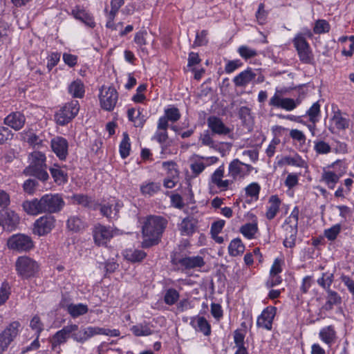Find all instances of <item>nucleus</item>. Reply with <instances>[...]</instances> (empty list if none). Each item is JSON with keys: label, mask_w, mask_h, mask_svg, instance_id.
Returning a JSON list of instances; mask_svg holds the SVG:
<instances>
[{"label": "nucleus", "mask_w": 354, "mask_h": 354, "mask_svg": "<svg viewBox=\"0 0 354 354\" xmlns=\"http://www.w3.org/2000/svg\"><path fill=\"white\" fill-rule=\"evenodd\" d=\"M21 324L12 322L0 333V354H3L19 334Z\"/></svg>", "instance_id": "obj_12"}, {"label": "nucleus", "mask_w": 354, "mask_h": 354, "mask_svg": "<svg viewBox=\"0 0 354 354\" xmlns=\"http://www.w3.org/2000/svg\"><path fill=\"white\" fill-rule=\"evenodd\" d=\"M50 171L57 184L62 185L67 182V174L58 165H55L54 167L50 169Z\"/></svg>", "instance_id": "obj_38"}, {"label": "nucleus", "mask_w": 354, "mask_h": 354, "mask_svg": "<svg viewBox=\"0 0 354 354\" xmlns=\"http://www.w3.org/2000/svg\"><path fill=\"white\" fill-rule=\"evenodd\" d=\"M314 150L318 154H327L331 151V147L328 143L317 140L314 142Z\"/></svg>", "instance_id": "obj_52"}, {"label": "nucleus", "mask_w": 354, "mask_h": 354, "mask_svg": "<svg viewBox=\"0 0 354 354\" xmlns=\"http://www.w3.org/2000/svg\"><path fill=\"white\" fill-rule=\"evenodd\" d=\"M341 231V225L340 224H336L333 225L331 227L325 230L324 231V236L329 240V241H334L337 235L339 234Z\"/></svg>", "instance_id": "obj_57"}, {"label": "nucleus", "mask_w": 354, "mask_h": 354, "mask_svg": "<svg viewBox=\"0 0 354 354\" xmlns=\"http://www.w3.org/2000/svg\"><path fill=\"white\" fill-rule=\"evenodd\" d=\"M281 203V200L277 195H272L270 197L268 201L269 205L266 213V216L268 220H272L277 216Z\"/></svg>", "instance_id": "obj_33"}, {"label": "nucleus", "mask_w": 354, "mask_h": 354, "mask_svg": "<svg viewBox=\"0 0 354 354\" xmlns=\"http://www.w3.org/2000/svg\"><path fill=\"white\" fill-rule=\"evenodd\" d=\"M225 176V167L222 165L219 166L211 175L209 179V185L212 187H215L220 192H225L228 189H232L234 185L233 180L230 178L223 179Z\"/></svg>", "instance_id": "obj_13"}, {"label": "nucleus", "mask_w": 354, "mask_h": 354, "mask_svg": "<svg viewBox=\"0 0 354 354\" xmlns=\"http://www.w3.org/2000/svg\"><path fill=\"white\" fill-rule=\"evenodd\" d=\"M30 165L26 169L28 173L45 181L48 178V174L46 169V156L41 151H35L30 154Z\"/></svg>", "instance_id": "obj_2"}, {"label": "nucleus", "mask_w": 354, "mask_h": 354, "mask_svg": "<svg viewBox=\"0 0 354 354\" xmlns=\"http://www.w3.org/2000/svg\"><path fill=\"white\" fill-rule=\"evenodd\" d=\"M179 298V293L175 289L170 288L167 290L164 301L168 305L174 304Z\"/></svg>", "instance_id": "obj_56"}, {"label": "nucleus", "mask_w": 354, "mask_h": 354, "mask_svg": "<svg viewBox=\"0 0 354 354\" xmlns=\"http://www.w3.org/2000/svg\"><path fill=\"white\" fill-rule=\"evenodd\" d=\"M77 330L78 326L77 324H68L57 331L50 339L52 349L57 351L59 348V346L66 343L71 337V335Z\"/></svg>", "instance_id": "obj_16"}, {"label": "nucleus", "mask_w": 354, "mask_h": 354, "mask_svg": "<svg viewBox=\"0 0 354 354\" xmlns=\"http://www.w3.org/2000/svg\"><path fill=\"white\" fill-rule=\"evenodd\" d=\"M162 168L167 171V173L174 177L178 175V170L176 169V165L173 161H167L162 163Z\"/></svg>", "instance_id": "obj_63"}, {"label": "nucleus", "mask_w": 354, "mask_h": 354, "mask_svg": "<svg viewBox=\"0 0 354 354\" xmlns=\"http://www.w3.org/2000/svg\"><path fill=\"white\" fill-rule=\"evenodd\" d=\"M254 217L255 219L253 220L252 223H245L240 227V232L248 239H254L258 232L257 221L256 217L254 216Z\"/></svg>", "instance_id": "obj_34"}, {"label": "nucleus", "mask_w": 354, "mask_h": 354, "mask_svg": "<svg viewBox=\"0 0 354 354\" xmlns=\"http://www.w3.org/2000/svg\"><path fill=\"white\" fill-rule=\"evenodd\" d=\"M161 187L160 183L146 182L141 185L140 192L145 196H153L160 191Z\"/></svg>", "instance_id": "obj_40"}, {"label": "nucleus", "mask_w": 354, "mask_h": 354, "mask_svg": "<svg viewBox=\"0 0 354 354\" xmlns=\"http://www.w3.org/2000/svg\"><path fill=\"white\" fill-rule=\"evenodd\" d=\"M172 264L177 266L179 269L185 272H189L191 270L198 271L203 268L205 264L204 258L201 256H190L182 255L174 256L171 259Z\"/></svg>", "instance_id": "obj_4"}, {"label": "nucleus", "mask_w": 354, "mask_h": 354, "mask_svg": "<svg viewBox=\"0 0 354 354\" xmlns=\"http://www.w3.org/2000/svg\"><path fill=\"white\" fill-rule=\"evenodd\" d=\"M43 213L54 214L60 212L65 202L58 194H47L40 198Z\"/></svg>", "instance_id": "obj_9"}, {"label": "nucleus", "mask_w": 354, "mask_h": 354, "mask_svg": "<svg viewBox=\"0 0 354 354\" xmlns=\"http://www.w3.org/2000/svg\"><path fill=\"white\" fill-rule=\"evenodd\" d=\"M333 123L335 124L337 129H345L349 126V121L346 118H344L339 111L334 113L332 118Z\"/></svg>", "instance_id": "obj_47"}, {"label": "nucleus", "mask_w": 354, "mask_h": 354, "mask_svg": "<svg viewBox=\"0 0 354 354\" xmlns=\"http://www.w3.org/2000/svg\"><path fill=\"white\" fill-rule=\"evenodd\" d=\"M30 326L31 329L35 331L37 337H39L40 333L44 330V324L37 315H35L32 318L30 322Z\"/></svg>", "instance_id": "obj_53"}, {"label": "nucleus", "mask_w": 354, "mask_h": 354, "mask_svg": "<svg viewBox=\"0 0 354 354\" xmlns=\"http://www.w3.org/2000/svg\"><path fill=\"white\" fill-rule=\"evenodd\" d=\"M238 52L240 56L245 59H248L257 55L256 50L247 46H241L238 49Z\"/></svg>", "instance_id": "obj_55"}, {"label": "nucleus", "mask_w": 354, "mask_h": 354, "mask_svg": "<svg viewBox=\"0 0 354 354\" xmlns=\"http://www.w3.org/2000/svg\"><path fill=\"white\" fill-rule=\"evenodd\" d=\"M246 335L245 329H236L234 332V342L236 346H244V339Z\"/></svg>", "instance_id": "obj_58"}, {"label": "nucleus", "mask_w": 354, "mask_h": 354, "mask_svg": "<svg viewBox=\"0 0 354 354\" xmlns=\"http://www.w3.org/2000/svg\"><path fill=\"white\" fill-rule=\"evenodd\" d=\"M9 249L18 252H28L34 247L33 241L30 236L24 234L12 235L7 241Z\"/></svg>", "instance_id": "obj_11"}, {"label": "nucleus", "mask_w": 354, "mask_h": 354, "mask_svg": "<svg viewBox=\"0 0 354 354\" xmlns=\"http://www.w3.org/2000/svg\"><path fill=\"white\" fill-rule=\"evenodd\" d=\"M39 268L37 262L27 256L18 257L15 262L17 273L22 279L35 277L39 272Z\"/></svg>", "instance_id": "obj_5"}, {"label": "nucleus", "mask_w": 354, "mask_h": 354, "mask_svg": "<svg viewBox=\"0 0 354 354\" xmlns=\"http://www.w3.org/2000/svg\"><path fill=\"white\" fill-rule=\"evenodd\" d=\"M267 12L264 10V5L260 3L259 6L258 10L256 12L257 21L260 25L265 24L267 19Z\"/></svg>", "instance_id": "obj_60"}, {"label": "nucleus", "mask_w": 354, "mask_h": 354, "mask_svg": "<svg viewBox=\"0 0 354 354\" xmlns=\"http://www.w3.org/2000/svg\"><path fill=\"white\" fill-rule=\"evenodd\" d=\"M343 172H335L334 171H324L322 174V180L329 189H334L339 178L342 176Z\"/></svg>", "instance_id": "obj_30"}, {"label": "nucleus", "mask_w": 354, "mask_h": 354, "mask_svg": "<svg viewBox=\"0 0 354 354\" xmlns=\"http://www.w3.org/2000/svg\"><path fill=\"white\" fill-rule=\"evenodd\" d=\"M191 324L197 330L205 336L211 334V325L204 317L196 316L191 320Z\"/></svg>", "instance_id": "obj_29"}, {"label": "nucleus", "mask_w": 354, "mask_h": 354, "mask_svg": "<svg viewBox=\"0 0 354 354\" xmlns=\"http://www.w3.org/2000/svg\"><path fill=\"white\" fill-rule=\"evenodd\" d=\"M342 298L335 290H328L326 291V302L322 306L324 310L330 311L332 310L334 306H338L342 304Z\"/></svg>", "instance_id": "obj_28"}, {"label": "nucleus", "mask_w": 354, "mask_h": 354, "mask_svg": "<svg viewBox=\"0 0 354 354\" xmlns=\"http://www.w3.org/2000/svg\"><path fill=\"white\" fill-rule=\"evenodd\" d=\"M299 209L295 207L290 216L286 218L284 228L286 232V238L283 241V245L286 248H293L295 245L297 234L298 231V220Z\"/></svg>", "instance_id": "obj_3"}, {"label": "nucleus", "mask_w": 354, "mask_h": 354, "mask_svg": "<svg viewBox=\"0 0 354 354\" xmlns=\"http://www.w3.org/2000/svg\"><path fill=\"white\" fill-rule=\"evenodd\" d=\"M71 15L77 20L84 23L90 28H94L95 23L93 17L83 7L76 6L71 10Z\"/></svg>", "instance_id": "obj_25"}, {"label": "nucleus", "mask_w": 354, "mask_h": 354, "mask_svg": "<svg viewBox=\"0 0 354 354\" xmlns=\"http://www.w3.org/2000/svg\"><path fill=\"white\" fill-rule=\"evenodd\" d=\"M127 117L136 127H142L145 122L144 116L141 115L140 111L139 110H136L134 108L128 109Z\"/></svg>", "instance_id": "obj_37"}, {"label": "nucleus", "mask_w": 354, "mask_h": 354, "mask_svg": "<svg viewBox=\"0 0 354 354\" xmlns=\"http://www.w3.org/2000/svg\"><path fill=\"white\" fill-rule=\"evenodd\" d=\"M99 98L101 107L104 110L111 111L116 105L118 94L115 88L103 86L100 89Z\"/></svg>", "instance_id": "obj_14"}, {"label": "nucleus", "mask_w": 354, "mask_h": 354, "mask_svg": "<svg viewBox=\"0 0 354 354\" xmlns=\"http://www.w3.org/2000/svg\"><path fill=\"white\" fill-rule=\"evenodd\" d=\"M51 148L59 160H63L66 158L68 149L66 139L61 136L55 137L51 140Z\"/></svg>", "instance_id": "obj_21"}, {"label": "nucleus", "mask_w": 354, "mask_h": 354, "mask_svg": "<svg viewBox=\"0 0 354 354\" xmlns=\"http://www.w3.org/2000/svg\"><path fill=\"white\" fill-rule=\"evenodd\" d=\"M330 30L329 24L324 19H319L315 22L313 31L315 34H322Z\"/></svg>", "instance_id": "obj_54"}, {"label": "nucleus", "mask_w": 354, "mask_h": 354, "mask_svg": "<svg viewBox=\"0 0 354 354\" xmlns=\"http://www.w3.org/2000/svg\"><path fill=\"white\" fill-rule=\"evenodd\" d=\"M301 102V98L297 99L283 97L282 90L276 88L275 93L269 100V105L274 108L282 109L287 111H291L296 109Z\"/></svg>", "instance_id": "obj_7"}, {"label": "nucleus", "mask_w": 354, "mask_h": 354, "mask_svg": "<svg viewBox=\"0 0 354 354\" xmlns=\"http://www.w3.org/2000/svg\"><path fill=\"white\" fill-rule=\"evenodd\" d=\"M161 118H166L167 122L169 120L174 122L180 118V113L178 108L173 106L165 109V115Z\"/></svg>", "instance_id": "obj_51"}, {"label": "nucleus", "mask_w": 354, "mask_h": 354, "mask_svg": "<svg viewBox=\"0 0 354 354\" xmlns=\"http://www.w3.org/2000/svg\"><path fill=\"white\" fill-rule=\"evenodd\" d=\"M88 310V308L87 305L83 304H71L67 306V311L73 318H76L86 314Z\"/></svg>", "instance_id": "obj_39"}, {"label": "nucleus", "mask_w": 354, "mask_h": 354, "mask_svg": "<svg viewBox=\"0 0 354 354\" xmlns=\"http://www.w3.org/2000/svg\"><path fill=\"white\" fill-rule=\"evenodd\" d=\"M257 74L251 68L241 72L233 79L234 85L237 87H245L256 78Z\"/></svg>", "instance_id": "obj_26"}, {"label": "nucleus", "mask_w": 354, "mask_h": 354, "mask_svg": "<svg viewBox=\"0 0 354 354\" xmlns=\"http://www.w3.org/2000/svg\"><path fill=\"white\" fill-rule=\"evenodd\" d=\"M196 228V221L189 217L184 218L180 224V230L183 235L189 236L192 234Z\"/></svg>", "instance_id": "obj_35"}, {"label": "nucleus", "mask_w": 354, "mask_h": 354, "mask_svg": "<svg viewBox=\"0 0 354 354\" xmlns=\"http://www.w3.org/2000/svg\"><path fill=\"white\" fill-rule=\"evenodd\" d=\"M117 232L118 230H113L111 227H106L101 224L96 225L93 231L95 243L99 246L106 245L117 234Z\"/></svg>", "instance_id": "obj_15"}, {"label": "nucleus", "mask_w": 354, "mask_h": 354, "mask_svg": "<svg viewBox=\"0 0 354 354\" xmlns=\"http://www.w3.org/2000/svg\"><path fill=\"white\" fill-rule=\"evenodd\" d=\"M55 219L53 216H43L37 218L33 225L32 232L38 236H44L54 228Z\"/></svg>", "instance_id": "obj_17"}, {"label": "nucleus", "mask_w": 354, "mask_h": 354, "mask_svg": "<svg viewBox=\"0 0 354 354\" xmlns=\"http://www.w3.org/2000/svg\"><path fill=\"white\" fill-rule=\"evenodd\" d=\"M167 225V220L162 216H148L142 229L143 235L142 247L147 248L158 244Z\"/></svg>", "instance_id": "obj_1"}, {"label": "nucleus", "mask_w": 354, "mask_h": 354, "mask_svg": "<svg viewBox=\"0 0 354 354\" xmlns=\"http://www.w3.org/2000/svg\"><path fill=\"white\" fill-rule=\"evenodd\" d=\"M282 162L286 165L295 166L298 167H304L306 162L299 155L294 156H286L283 158Z\"/></svg>", "instance_id": "obj_49"}, {"label": "nucleus", "mask_w": 354, "mask_h": 354, "mask_svg": "<svg viewBox=\"0 0 354 354\" xmlns=\"http://www.w3.org/2000/svg\"><path fill=\"white\" fill-rule=\"evenodd\" d=\"M10 294V286L8 283L3 282L0 288V306L3 304Z\"/></svg>", "instance_id": "obj_61"}, {"label": "nucleus", "mask_w": 354, "mask_h": 354, "mask_svg": "<svg viewBox=\"0 0 354 354\" xmlns=\"http://www.w3.org/2000/svg\"><path fill=\"white\" fill-rule=\"evenodd\" d=\"M168 127L169 123L167 122L166 118H160L158 121L157 130L153 136V140L162 145V153H164L166 149L164 144L168 139Z\"/></svg>", "instance_id": "obj_22"}, {"label": "nucleus", "mask_w": 354, "mask_h": 354, "mask_svg": "<svg viewBox=\"0 0 354 354\" xmlns=\"http://www.w3.org/2000/svg\"><path fill=\"white\" fill-rule=\"evenodd\" d=\"M86 227V223L77 216H72L67 221V227L71 231L78 232L84 230Z\"/></svg>", "instance_id": "obj_36"}, {"label": "nucleus", "mask_w": 354, "mask_h": 354, "mask_svg": "<svg viewBox=\"0 0 354 354\" xmlns=\"http://www.w3.org/2000/svg\"><path fill=\"white\" fill-rule=\"evenodd\" d=\"M245 250V246L240 239H234L231 241L228 246L230 255L236 257L241 254Z\"/></svg>", "instance_id": "obj_41"}, {"label": "nucleus", "mask_w": 354, "mask_h": 354, "mask_svg": "<svg viewBox=\"0 0 354 354\" xmlns=\"http://www.w3.org/2000/svg\"><path fill=\"white\" fill-rule=\"evenodd\" d=\"M293 45L296 48L299 60L306 64H313L314 55L310 49L309 44L303 35L297 33L292 40Z\"/></svg>", "instance_id": "obj_6"}, {"label": "nucleus", "mask_w": 354, "mask_h": 354, "mask_svg": "<svg viewBox=\"0 0 354 354\" xmlns=\"http://www.w3.org/2000/svg\"><path fill=\"white\" fill-rule=\"evenodd\" d=\"M132 333L136 336H147L152 333L148 324H137L131 328Z\"/></svg>", "instance_id": "obj_50"}, {"label": "nucleus", "mask_w": 354, "mask_h": 354, "mask_svg": "<svg viewBox=\"0 0 354 354\" xmlns=\"http://www.w3.org/2000/svg\"><path fill=\"white\" fill-rule=\"evenodd\" d=\"M74 202L84 207H89L91 203V198L86 195L75 194L73 197Z\"/></svg>", "instance_id": "obj_64"}, {"label": "nucleus", "mask_w": 354, "mask_h": 354, "mask_svg": "<svg viewBox=\"0 0 354 354\" xmlns=\"http://www.w3.org/2000/svg\"><path fill=\"white\" fill-rule=\"evenodd\" d=\"M207 31L202 30L200 32H198L196 36V39L194 42V46H201L207 44L208 40L207 38Z\"/></svg>", "instance_id": "obj_62"}, {"label": "nucleus", "mask_w": 354, "mask_h": 354, "mask_svg": "<svg viewBox=\"0 0 354 354\" xmlns=\"http://www.w3.org/2000/svg\"><path fill=\"white\" fill-rule=\"evenodd\" d=\"M307 115L309 120L312 123H316L319 121L320 116V105L318 102H315L311 107L307 111Z\"/></svg>", "instance_id": "obj_48"}, {"label": "nucleus", "mask_w": 354, "mask_h": 354, "mask_svg": "<svg viewBox=\"0 0 354 354\" xmlns=\"http://www.w3.org/2000/svg\"><path fill=\"white\" fill-rule=\"evenodd\" d=\"M101 328L97 326H88L83 328L85 342L92 337L100 335Z\"/></svg>", "instance_id": "obj_59"}, {"label": "nucleus", "mask_w": 354, "mask_h": 354, "mask_svg": "<svg viewBox=\"0 0 354 354\" xmlns=\"http://www.w3.org/2000/svg\"><path fill=\"white\" fill-rule=\"evenodd\" d=\"M276 311L277 308L274 306H268L265 308L257 318V326L267 330H271Z\"/></svg>", "instance_id": "obj_20"}, {"label": "nucleus", "mask_w": 354, "mask_h": 354, "mask_svg": "<svg viewBox=\"0 0 354 354\" xmlns=\"http://www.w3.org/2000/svg\"><path fill=\"white\" fill-rule=\"evenodd\" d=\"M68 93L74 98H82L85 93V86L83 82L77 79L68 86Z\"/></svg>", "instance_id": "obj_31"}, {"label": "nucleus", "mask_w": 354, "mask_h": 354, "mask_svg": "<svg viewBox=\"0 0 354 354\" xmlns=\"http://www.w3.org/2000/svg\"><path fill=\"white\" fill-rule=\"evenodd\" d=\"M253 169L252 165L245 164L239 159H234L228 165L227 176L234 183L236 180L243 179L248 176Z\"/></svg>", "instance_id": "obj_10"}, {"label": "nucleus", "mask_w": 354, "mask_h": 354, "mask_svg": "<svg viewBox=\"0 0 354 354\" xmlns=\"http://www.w3.org/2000/svg\"><path fill=\"white\" fill-rule=\"evenodd\" d=\"M122 140L119 146V151L122 158L124 159L129 156L131 150V142L129 135L127 132L122 134Z\"/></svg>", "instance_id": "obj_42"}, {"label": "nucleus", "mask_w": 354, "mask_h": 354, "mask_svg": "<svg viewBox=\"0 0 354 354\" xmlns=\"http://www.w3.org/2000/svg\"><path fill=\"white\" fill-rule=\"evenodd\" d=\"M147 256L146 252L140 250H127L124 253L125 258L132 262H138Z\"/></svg>", "instance_id": "obj_45"}, {"label": "nucleus", "mask_w": 354, "mask_h": 354, "mask_svg": "<svg viewBox=\"0 0 354 354\" xmlns=\"http://www.w3.org/2000/svg\"><path fill=\"white\" fill-rule=\"evenodd\" d=\"M80 104L77 100H71L64 104L55 115L56 122L64 126L71 122L78 113Z\"/></svg>", "instance_id": "obj_8"}, {"label": "nucleus", "mask_w": 354, "mask_h": 354, "mask_svg": "<svg viewBox=\"0 0 354 354\" xmlns=\"http://www.w3.org/2000/svg\"><path fill=\"white\" fill-rule=\"evenodd\" d=\"M261 186L257 183H252L245 187V193L247 197L252 201H257L259 199Z\"/></svg>", "instance_id": "obj_43"}, {"label": "nucleus", "mask_w": 354, "mask_h": 354, "mask_svg": "<svg viewBox=\"0 0 354 354\" xmlns=\"http://www.w3.org/2000/svg\"><path fill=\"white\" fill-rule=\"evenodd\" d=\"M20 218L13 210L6 208L1 213V223L5 230L12 231L19 223Z\"/></svg>", "instance_id": "obj_19"}, {"label": "nucleus", "mask_w": 354, "mask_h": 354, "mask_svg": "<svg viewBox=\"0 0 354 354\" xmlns=\"http://www.w3.org/2000/svg\"><path fill=\"white\" fill-rule=\"evenodd\" d=\"M122 206L123 205L120 201L112 198L102 204L100 210L101 214L109 220H116L119 217V212Z\"/></svg>", "instance_id": "obj_18"}, {"label": "nucleus", "mask_w": 354, "mask_h": 354, "mask_svg": "<svg viewBox=\"0 0 354 354\" xmlns=\"http://www.w3.org/2000/svg\"><path fill=\"white\" fill-rule=\"evenodd\" d=\"M319 337L328 346H331L337 338L336 331L333 326H325L320 330Z\"/></svg>", "instance_id": "obj_32"}, {"label": "nucleus", "mask_w": 354, "mask_h": 354, "mask_svg": "<svg viewBox=\"0 0 354 354\" xmlns=\"http://www.w3.org/2000/svg\"><path fill=\"white\" fill-rule=\"evenodd\" d=\"M207 123L208 127L214 134L225 136L230 132V129L226 127L222 120L216 116L209 117Z\"/></svg>", "instance_id": "obj_24"}, {"label": "nucleus", "mask_w": 354, "mask_h": 354, "mask_svg": "<svg viewBox=\"0 0 354 354\" xmlns=\"http://www.w3.org/2000/svg\"><path fill=\"white\" fill-rule=\"evenodd\" d=\"M334 281L333 273L324 272L322 277L317 279V282L319 286L324 288L326 291L330 289V286Z\"/></svg>", "instance_id": "obj_46"}, {"label": "nucleus", "mask_w": 354, "mask_h": 354, "mask_svg": "<svg viewBox=\"0 0 354 354\" xmlns=\"http://www.w3.org/2000/svg\"><path fill=\"white\" fill-rule=\"evenodd\" d=\"M41 199L33 198L32 200H26L24 201L21 207L23 210L28 215L31 216H37L38 214H42V207H41Z\"/></svg>", "instance_id": "obj_27"}, {"label": "nucleus", "mask_w": 354, "mask_h": 354, "mask_svg": "<svg viewBox=\"0 0 354 354\" xmlns=\"http://www.w3.org/2000/svg\"><path fill=\"white\" fill-rule=\"evenodd\" d=\"M26 120L24 113L20 111H15L4 118V124L15 131H19L24 127Z\"/></svg>", "instance_id": "obj_23"}, {"label": "nucleus", "mask_w": 354, "mask_h": 354, "mask_svg": "<svg viewBox=\"0 0 354 354\" xmlns=\"http://www.w3.org/2000/svg\"><path fill=\"white\" fill-rule=\"evenodd\" d=\"M21 135L24 140L34 147H39L42 145L43 139L32 131H24Z\"/></svg>", "instance_id": "obj_44"}]
</instances>
